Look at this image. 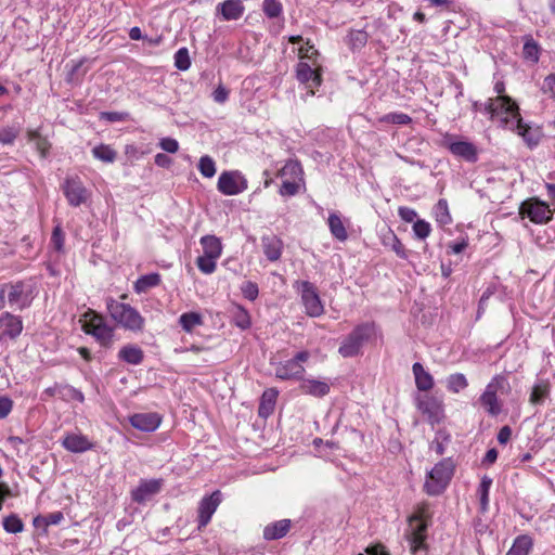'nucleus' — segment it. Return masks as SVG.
Masks as SVG:
<instances>
[{
	"mask_svg": "<svg viewBox=\"0 0 555 555\" xmlns=\"http://www.w3.org/2000/svg\"><path fill=\"white\" fill-rule=\"evenodd\" d=\"M486 109L492 121L498 122L499 126L505 129L516 130L529 146H534L539 143L541 138L540 131L531 129L522 122L519 107L512 98H498L490 105H486Z\"/></svg>",
	"mask_w": 555,
	"mask_h": 555,
	"instance_id": "1",
	"label": "nucleus"
},
{
	"mask_svg": "<svg viewBox=\"0 0 555 555\" xmlns=\"http://www.w3.org/2000/svg\"><path fill=\"white\" fill-rule=\"evenodd\" d=\"M430 517L428 504L417 506L416 512L409 518V526L405 531V539L410 552L416 555L417 552L426 550L427 519Z\"/></svg>",
	"mask_w": 555,
	"mask_h": 555,
	"instance_id": "2",
	"label": "nucleus"
},
{
	"mask_svg": "<svg viewBox=\"0 0 555 555\" xmlns=\"http://www.w3.org/2000/svg\"><path fill=\"white\" fill-rule=\"evenodd\" d=\"M106 308L111 318L125 330L143 331L145 320L135 308L111 297L106 299Z\"/></svg>",
	"mask_w": 555,
	"mask_h": 555,
	"instance_id": "3",
	"label": "nucleus"
},
{
	"mask_svg": "<svg viewBox=\"0 0 555 555\" xmlns=\"http://www.w3.org/2000/svg\"><path fill=\"white\" fill-rule=\"evenodd\" d=\"M509 391L511 385L507 378L501 374L495 375L486 386L479 402L489 415L498 416L503 408V402L498 398V393L507 395Z\"/></svg>",
	"mask_w": 555,
	"mask_h": 555,
	"instance_id": "4",
	"label": "nucleus"
},
{
	"mask_svg": "<svg viewBox=\"0 0 555 555\" xmlns=\"http://www.w3.org/2000/svg\"><path fill=\"white\" fill-rule=\"evenodd\" d=\"M375 335L373 323H363L353 328V331L343 340L338 352L344 358H351L359 354L362 346Z\"/></svg>",
	"mask_w": 555,
	"mask_h": 555,
	"instance_id": "5",
	"label": "nucleus"
},
{
	"mask_svg": "<svg viewBox=\"0 0 555 555\" xmlns=\"http://www.w3.org/2000/svg\"><path fill=\"white\" fill-rule=\"evenodd\" d=\"M453 475L452 465L442 461L435 465V467L428 473L424 488L429 495L440 494L448 486Z\"/></svg>",
	"mask_w": 555,
	"mask_h": 555,
	"instance_id": "6",
	"label": "nucleus"
},
{
	"mask_svg": "<svg viewBox=\"0 0 555 555\" xmlns=\"http://www.w3.org/2000/svg\"><path fill=\"white\" fill-rule=\"evenodd\" d=\"M91 315L83 324V330L87 334L95 337V339L105 348L113 345L114 330L108 326L103 317L94 313L93 311L87 312L85 317Z\"/></svg>",
	"mask_w": 555,
	"mask_h": 555,
	"instance_id": "7",
	"label": "nucleus"
},
{
	"mask_svg": "<svg viewBox=\"0 0 555 555\" xmlns=\"http://www.w3.org/2000/svg\"><path fill=\"white\" fill-rule=\"evenodd\" d=\"M519 215L522 218L528 217L533 223L543 224L552 220L553 210L545 202L531 197L521 203Z\"/></svg>",
	"mask_w": 555,
	"mask_h": 555,
	"instance_id": "8",
	"label": "nucleus"
},
{
	"mask_svg": "<svg viewBox=\"0 0 555 555\" xmlns=\"http://www.w3.org/2000/svg\"><path fill=\"white\" fill-rule=\"evenodd\" d=\"M296 284L297 289L300 292L301 301L306 313L312 318L320 317L324 312V307L321 302L315 286L309 281H298Z\"/></svg>",
	"mask_w": 555,
	"mask_h": 555,
	"instance_id": "9",
	"label": "nucleus"
},
{
	"mask_svg": "<svg viewBox=\"0 0 555 555\" xmlns=\"http://www.w3.org/2000/svg\"><path fill=\"white\" fill-rule=\"evenodd\" d=\"M309 357L308 351H300L293 359L280 362L275 367V376L281 379L302 378V363L307 362Z\"/></svg>",
	"mask_w": 555,
	"mask_h": 555,
	"instance_id": "10",
	"label": "nucleus"
},
{
	"mask_svg": "<svg viewBox=\"0 0 555 555\" xmlns=\"http://www.w3.org/2000/svg\"><path fill=\"white\" fill-rule=\"evenodd\" d=\"M247 180L238 171H223L218 179V191L224 195H236L247 189Z\"/></svg>",
	"mask_w": 555,
	"mask_h": 555,
	"instance_id": "11",
	"label": "nucleus"
},
{
	"mask_svg": "<svg viewBox=\"0 0 555 555\" xmlns=\"http://www.w3.org/2000/svg\"><path fill=\"white\" fill-rule=\"evenodd\" d=\"M221 501L222 493L220 490L214 491L199 501L197 508L198 530L204 529L209 524Z\"/></svg>",
	"mask_w": 555,
	"mask_h": 555,
	"instance_id": "12",
	"label": "nucleus"
},
{
	"mask_svg": "<svg viewBox=\"0 0 555 555\" xmlns=\"http://www.w3.org/2000/svg\"><path fill=\"white\" fill-rule=\"evenodd\" d=\"M64 195L70 206L78 207L89 198V192L77 177H68L62 185Z\"/></svg>",
	"mask_w": 555,
	"mask_h": 555,
	"instance_id": "13",
	"label": "nucleus"
},
{
	"mask_svg": "<svg viewBox=\"0 0 555 555\" xmlns=\"http://www.w3.org/2000/svg\"><path fill=\"white\" fill-rule=\"evenodd\" d=\"M5 292H8V301L11 307H17L20 309H23L27 307L31 301V291L23 282L9 285L5 288H3L1 291L2 297Z\"/></svg>",
	"mask_w": 555,
	"mask_h": 555,
	"instance_id": "14",
	"label": "nucleus"
},
{
	"mask_svg": "<svg viewBox=\"0 0 555 555\" xmlns=\"http://www.w3.org/2000/svg\"><path fill=\"white\" fill-rule=\"evenodd\" d=\"M417 409L428 417L430 423L439 422L442 415V402L430 395H423L417 398Z\"/></svg>",
	"mask_w": 555,
	"mask_h": 555,
	"instance_id": "15",
	"label": "nucleus"
},
{
	"mask_svg": "<svg viewBox=\"0 0 555 555\" xmlns=\"http://www.w3.org/2000/svg\"><path fill=\"white\" fill-rule=\"evenodd\" d=\"M160 479L141 480L139 486L131 491L133 502L143 504L162 489Z\"/></svg>",
	"mask_w": 555,
	"mask_h": 555,
	"instance_id": "16",
	"label": "nucleus"
},
{
	"mask_svg": "<svg viewBox=\"0 0 555 555\" xmlns=\"http://www.w3.org/2000/svg\"><path fill=\"white\" fill-rule=\"evenodd\" d=\"M296 76L301 83L307 85V87L311 89V94H314L313 88L319 87L322 82L321 74L305 62L298 63L296 68Z\"/></svg>",
	"mask_w": 555,
	"mask_h": 555,
	"instance_id": "17",
	"label": "nucleus"
},
{
	"mask_svg": "<svg viewBox=\"0 0 555 555\" xmlns=\"http://www.w3.org/2000/svg\"><path fill=\"white\" fill-rule=\"evenodd\" d=\"M130 424L141 430V431H154L156 430L160 423L162 417L157 413H137L130 416Z\"/></svg>",
	"mask_w": 555,
	"mask_h": 555,
	"instance_id": "18",
	"label": "nucleus"
},
{
	"mask_svg": "<svg viewBox=\"0 0 555 555\" xmlns=\"http://www.w3.org/2000/svg\"><path fill=\"white\" fill-rule=\"evenodd\" d=\"M23 330L22 320L9 312L0 317V336L17 337Z\"/></svg>",
	"mask_w": 555,
	"mask_h": 555,
	"instance_id": "19",
	"label": "nucleus"
},
{
	"mask_svg": "<svg viewBox=\"0 0 555 555\" xmlns=\"http://www.w3.org/2000/svg\"><path fill=\"white\" fill-rule=\"evenodd\" d=\"M299 389L305 395L322 398L330 392L331 386L325 380L315 378H301Z\"/></svg>",
	"mask_w": 555,
	"mask_h": 555,
	"instance_id": "20",
	"label": "nucleus"
},
{
	"mask_svg": "<svg viewBox=\"0 0 555 555\" xmlns=\"http://www.w3.org/2000/svg\"><path fill=\"white\" fill-rule=\"evenodd\" d=\"M62 446L74 453H82L93 448V443L81 434H68L64 437Z\"/></svg>",
	"mask_w": 555,
	"mask_h": 555,
	"instance_id": "21",
	"label": "nucleus"
},
{
	"mask_svg": "<svg viewBox=\"0 0 555 555\" xmlns=\"http://www.w3.org/2000/svg\"><path fill=\"white\" fill-rule=\"evenodd\" d=\"M216 11L224 21H236L244 13V5L241 0H225L217 5Z\"/></svg>",
	"mask_w": 555,
	"mask_h": 555,
	"instance_id": "22",
	"label": "nucleus"
},
{
	"mask_svg": "<svg viewBox=\"0 0 555 555\" xmlns=\"http://www.w3.org/2000/svg\"><path fill=\"white\" fill-rule=\"evenodd\" d=\"M261 245L268 260L276 261L280 259L283 248V242L280 237L274 234L263 235Z\"/></svg>",
	"mask_w": 555,
	"mask_h": 555,
	"instance_id": "23",
	"label": "nucleus"
},
{
	"mask_svg": "<svg viewBox=\"0 0 555 555\" xmlns=\"http://www.w3.org/2000/svg\"><path fill=\"white\" fill-rule=\"evenodd\" d=\"M450 152L459 157L467 162H476L477 160V149L476 146L467 141H456L452 142L449 145Z\"/></svg>",
	"mask_w": 555,
	"mask_h": 555,
	"instance_id": "24",
	"label": "nucleus"
},
{
	"mask_svg": "<svg viewBox=\"0 0 555 555\" xmlns=\"http://www.w3.org/2000/svg\"><path fill=\"white\" fill-rule=\"evenodd\" d=\"M291 528L289 519H282L267 525L263 529V538L268 541L278 540L286 535Z\"/></svg>",
	"mask_w": 555,
	"mask_h": 555,
	"instance_id": "25",
	"label": "nucleus"
},
{
	"mask_svg": "<svg viewBox=\"0 0 555 555\" xmlns=\"http://www.w3.org/2000/svg\"><path fill=\"white\" fill-rule=\"evenodd\" d=\"M412 371L415 378L416 388L421 391H428L434 387V378L425 371L424 366L420 362H415L412 366Z\"/></svg>",
	"mask_w": 555,
	"mask_h": 555,
	"instance_id": "26",
	"label": "nucleus"
},
{
	"mask_svg": "<svg viewBox=\"0 0 555 555\" xmlns=\"http://www.w3.org/2000/svg\"><path fill=\"white\" fill-rule=\"evenodd\" d=\"M551 385L547 380H539L535 383L530 391L529 402L532 405H542L550 397Z\"/></svg>",
	"mask_w": 555,
	"mask_h": 555,
	"instance_id": "27",
	"label": "nucleus"
},
{
	"mask_svg": "<svg viewBox=\"0 0 555 555\" xmlns=\"http://www.w3.org/2000/svg\"><path fill=\"white\" fill-rule=\"evenodd\" d=\"M278 395L279 392L274 388H269L262 393L258 409V414L260 417L266 418L270 414H272L275 406Z\"/></svg>",
	"mask_w": 555,
	"mask_h": 555,
	"instance_id": "28",
	"label": "nucleus"
},
{
	"mask_svg": "<svg viewBox=\"0 0 555 555\" xmlns=\"http://www.w3.org/2000/svg\"><path fill=\"white\" fill-rule=\"evenodd\" d=\"M204 255L209 258L218 259L221 256L222 246L220 240L215 235H205L201 238Z\"/></svg>",
	"mask_w": 555,
	"mask_h": 555,
	"instance_id": "29",
	"label": "nucleus"
},
{
	"mask_svg": "<svg viewBox=\"0 0 555 555\" xmlns=\"http://www.w3.org/2000/svg\"><path fill=\"white\" fill-rule=\"evenodd\" d=\"M118 357L129 364L138 365L143 361L144 354L140 347L127 345L120 349Z\"/></svg>",
	"mask_w": 555,
	"mask_h": 555,
	"instance_id": "30",
	"label": "nucleus"
},
{
	"mask_svg": "<svg viewBox=\"0 0 555 555\" xmlns=\"http://www.w3.org/2000/svg\"><path fill=\"white\" fill-rule=\"evenodd\" d=\"M281 178L302 181L304 170L299 162L289 159L278 173Z\"/></svg>",
	"mask_w": 555,
	"mask_h": 555,
	"instance_id": "31",
	"label": "nucleus"
},
{
	"mask_svg": "<svg viewBox=\"0 0 555 555\" xmlns=\"http://www.w3.org/2000/svg\"><path fill=\"white\" fill-rule=\"evenodd\" d=\"M328 227L332 235L340 242L348 238L347 230L337 214H331L328 217Z\"/></svg>",
	"mask_w": 555,
	"mask_h": 555,
	"instance_id": "32",
	"label": "nucleus"
},
{
	"mask_svg": "<svg viewBox=\"0 0 555 555\" xmlns=\"http://www.w3.org/2000/svg\"><path fill=\"white\" fill-rule=\"evenodd\" d=\"M532 540L529 535H519L515 539L506 555H529Z\"/></svg>",
	"mask_w": 555,
	"mask_h": 555,
	"instance_id": "33",
	"label": "nucleus"
},
{
	"mask_svg": "<svg viewBox=\"0 0 555 555\" xmlns=\"http://www.w3.org/2000/svg\"><path fill=\"white\" fill-rule=\"evenodd\" d=\"M160 283V275L158 273H150L142 275L134 283V291L138 294L145 293L150 288L157 286Z\"/></svg>",
	"mask_w": 555,
	"mask_h": 555,
	"instance_id": "34",
	"label": "nucleus"
},
{
	"mask_svg": "<svg viewBox=\"0 0 555 555\" xmlns=\"http://www.w3.org/2000/svg\"><path fill=\"white\" fill-rule=\"evenodd\" d=\"M540 47L531 36L524 37L522 55L526 60L537 63L539 61Z\"/></svg>",
	"mask_w": 555,
	"mask_h": 555,
	"instance_id": "35",
	"label": "nucleus"
},
{
	"mask_svg": "<svg viewBox=\"0 0 555 555\" xmlns=\"http://www.w3.org/2000/svg\"><path fill=\"white\" fill-rule=\"evenodd\" d=\"M27 137L28 140L35 144L36 150L40 153L41 157H47L51 146L47 138L42 137L38 130H28Z\"/></svg>",
	"mask_w": 555,
	"mask_h": 555,
	"instance_id": "36",
	"label": "nucleus"
},
{
	"mask_svg": "<svg viewBox=\"0 0 555 555\" xmlns=\"http://www.w3.org/2000/svg\"><path fill=\"white\" fill-rule=\"evenodd\" d=\"M468 387V380L466 376L462 373H454L451 374L447 378V388L452 393H459L460 391L464 390Z\"/></svg>",
	"mask_w": 555,
	"mask_h": 555,
	"instance_id": "37",
	"label": "nucleus"
},
{
	"mask_svg": "<svg viewBox=\"0 0 555 555\" xmlns=\"http://www.w3.org/2000/svg\"><path fill=\"white\" fill-rule=\"evenodd\" d=\"M179 323L185 332H192L193 328L203 323L202 315L197 312L183 313L179 318Z\"/></svg>",
	"mask_w": 555,
	"mask_h": 555,
	"instance_id": "38",
	"label": "nucleus"
},
{
	"mask_svg": "<svg viewBox=\"0 0 555 555\" xmlns=\"http://www.w3.org/2000/svg\"><path fill=\"white\" fill-rule=\"evenodd\" d=\"M20 132L21 128L15 125L0 127V143L3 145H13Z\"/></svg>",
	"mask_w": 555,
	"mask_h": 555,
	"instance_id": "39",
	"label": "nucleus"
},
{
	"mask_svg": "<svg viewBox=\"0 0 555 555\" xmlns=\"http://www.w3.org/2000/svg\"><path fill=\"white\" fill-rule=\"evenodd\" d=\"M436 220L440 224H448L451 222V216L449 212L448 202L443 198L439 199L434 208Z\"/></svg>",
	"mask_w": 555,
	"mask_h": 555,
	"instance_id": "40",
	"label": "nucleus"
},
{
	"mask_svg": "<svg viewBox=\"0 0 555 555\" xmlns=\"http://www.w3.org/2000/svg\"><path fill=\"white\" fill-rule=\"evenodd\" d=\"M95 158L104 163H113L116 159L117 153L108 145L101 144L92 150Z\"/></svg>",
	"mask_w": 555,
	"mask_h": 555,
	"instance_id": "41",
	"label": "nucleus"
},
{
	"mask_svg": "<svg viewBox=\"0 0 555 555\" xmlns=\"http://www.w3.org/2000/svg\"><path fill=\"white\" fill-rule=\"evenodd\" d=\"M198 170L205 178H212L216 173L215 160L208 156H202L198 162Z\"/></svg>",
	"mask_w": 555,
	"mask_h": 555,
	"instance_id": "42",
	"label": "nucleus"
},
{
	"mask_svg": "<svg viewBox=\"0 0 555 555\" xmlns=\"http://www.w3.org/2000/svg\"><path fill=\"white\" fill-rule=\"evenodd\" d=\"M64 516L62 512H54L48 514L47 516H38L34 519V525L36 527L44 526L48 527L50 525H57L63 520Z\"/></svg>",
	"mask_w": 555,
	"mask_h": 555,
	"instance_id": "43",
	"label": "nucleus"
},
{
	"mask_svg": "<svg viewBox=\"0 0 555 555\" xmlns=\"http://www.w3.org/2000/svg\"><path fill=\"white\" fill-rule=\"evenodd\" d=\"M86 59H82L78 61L77 63L73 64L72 69L67 74V82L69 83H79L81 82L83 76L87 73V69H81L82 65L85 64Z\"/></svg>",
	"mask_w": 555,
	"mask_h": 555,
	"instance_id": "44",
	"label": "nucleus"
},
{
	"mask_svg": "<svg viewBox=\"0 0 555 555\" xmlns=\"http://www.w3.org/2000/svg\"><path fill=\"white\" fill-rule=\"evenodd\" d=\"M379 122L395 124V125H408L412 121V118L404 113H389L382 116L378 119Z\"/></svg>",
	"mask_w": 555,
	"mask_h": 555,
	"instance_id": "45",
	"label": "nucleus"
},
{
	"mask_svg": "<svg viewBox=\"0 0 555 555\" xmlns=\"http://www.w3.org/2000/svg\"><path fill=\"white\" fill-rule=\"evenodd\" d=\"M492 483V479L490 477L485 476L481 479V482L479 485L478 493L480 495V506L481 511H486L489 503V490Z\"/></svg>",
	"mask_w": 555,
	"mask_h": 555,
	"instance_id": "46",
	"label": "nucleus"
},
{
	"mask_svg": "<svg viewBox=\"0 0 555 555\" xmlns=\"http://www.w3.org/2000/svg\"><path fill=\"white\" fill-rule=\"evenodd\" d=\"M3 528L9 533H18L24 529V524L16 515H10L3 519Z\"/></svg>",
	"mask_w": 555,
	"mask_h": 555,
	"instance_id": "47",
	"label": "nucleus"
},
{
	"mask_svg": "<svg viewBox=\"0 0 555 555\" xmlns=\"http://www.w3.org/2000/svg\"><path fill=\"white\" fill-rule=\"evenodd\" d=\"M233 321L236 326L246 330L250 326V317L242 307H237L233 314Z\"/></svg>",
	"mask_w": 555,
	"mask_h": 555,
	"instance_id": "48",
	"label": "nucleus"
},
{
	"mask_svg": "<svg viewBox=\"0 0 555 555\" xmlns=\"http://www.w3.org/2000/svg\"><path fill=\"white\" fill-rule=\"evenodd\" d=\"M175 65L180 70H186L191 66L189 51L186 48L179 49L175 54Z\"/></svg>",
	"mask_w": 555,
	"mask_h": 555,
	"instance_id": "49",
	"label": "nucleus"
},
{
	"mask_svg": "<svg viewBox=\"0 0 555 555\" xmlns=\"http://www.w3.org/2000/svg\"><path fill=\"white\" fill-rule=\"evenodd\" d=\"M262 8L269 18H275L282 13V4L278 0H263Z\"/></svg>",
	"mask_w": 555,
	"mask_h": 555,
	"instance_id": "50",
	"label": "nucleus"
},
{
	"mask_svg": "<svg viewBox=\"0 0 555 555\" xmlns=\"http://www.w3.org/2000/svg\"><path fill=\"white\" fill-rule=\"evenodd\" d=\"M216 260L217 259H215V258H209V257H206V256H199L196 259V264H197L198 269L203 273L211 274L212 272H215V270L217 268Z\"/></svg>",
	"mask_w": 555,
	"mask_h": 555,
	"instance_id": "51",
	"label": "nucleus"
},
{
	"mask_svg": "<svg viewBox=\"0 0 555 555\" xmlns=\"http://www.w3.org/2000/svg\"><path fill=\"white\" fill-rule=\"evenodd\" d=\"M299 182L298 180H288L285 179L281 185L280 194L282 196H294L299 192Z\"/></svg>",
	"mask_w": 555,
	"mask_h": 555,
	"instance_id": "52",
	"label": "nucleus"
},
{
	"mask_svg": "<svg viewBox=\"0 0 555 555\" xmlns=\"http://www.w3.org/2000/svg\"><path fill=\"white\" fill-rule=\"evenodd\" d=\"M64 241L65 235L60 225H56L53 229L52 235H51V245L56 251H63L64 248Z\"/></svg>",
	"mask_w": 555,
	"mask_h": 555,
	"instance_id": "53",
	"label": "nucleus"
},
{
	"mask_svg": "<svg viewBox=\"0 0 555 555\" xmlns=\"http://www.w3.org/2000/svg\"><path fill=\"white\" fill-rule=\"evenodd\" d=\"M413 231L416 237L424 240L430 234L431 227L425 220H417L413 224Z\"/></svg>",
	"mask_w": 555,
	"mask_h": 555,
	"instance_id": "54",
	"label": "nucleus"
},
{
	"mask_svg": "<svg viewBox=\"0 0 555 555\" xmlns=\"http://www.w3.org/2000/svg\"><path fill=\"white\" fill-rule=\"evenodd\" d=\"M350 41L353 48H362L367 41V35L362 30H354L350 33Z\"/></svg>",
	"mask_w": 555,
	"mask_h": 555,
	"instance_id": "55",
	"label": "nucleus"
},
{
	"mask_svg": "<svg viewBox=\"0 0 555 555\" xmlns=\"http://www.w3.org/2000/svg\"><path fill=\"white\" fill-rule=\"evenodd\" d=\"M159 146L167 153H176L179 150V143L172 138H163L159 141Z\"/></svg>",
	"mask_w": 555,
	"mask_h": 555,
	"instance_id": "56",
	"label": "nucleus"
},
{
	"mask_svg": "<svg viewBox=\"0 0 555 555\" xmlns=\"http://www.w3.org/2000/svg\"><path fill=\"white\" fill-rule=\"evenodd\" d=\"M13 408V401L5 396H0V420L7 417Z\"/></svg>",
	"mask_w": 555,
	"mask_h": 555,
	"instance_id": "57",
	"label": "nucleus"
},
{
	"mask_svg": "<svg viewBox=\"0 0 555 555\" xmlns=\"http://www.w3.org/2000/svg\"><path fill=\"white\" fill-rule=\"evenodd\" d=\"M390 240L392 242V244H391L392 250L397 254V256L405 259L408 257L405 248H404L403 244L400 242V240L392 232L390 233Z\"/></svg>",
	"mask_w": 555,
	"mask_h": 555,
	"instance_id": "58",
	"label": "nucleus"
},
{
	"mask_svg": "<svg viewBox=\"0 0 555 555\" xmlns=\"http://www.w3.org/2000/svg\"><path fill=\"white\" fill-rule=\"evenodd\" d=\"M242 292L247 299L254 300L258 296V286L253 282H246L242 287Z\"/></svg>",
	"mask_w": 555,
	"mask_h": 555,
	"instance_id": "59",
	"label": "nucleus"
},
{
	"mask_svg": "<svg viewBox=\"0 0 555 555\" xmlns=\"http://www.w3.org/2000/svg\"><path fill=\"white\" fill-rule=\"evenodd\" d=\"M398 214L400 218L405 222H413L417 217L416 211L410 207H399Z\"/></svg>",
	"mask_w": 555,
	"mask_h": 555,
	"instance_id": "60",
	"label": "nucleus"
},
{
	"mask_svg": "<svg viewBox=\"0 0 555 555\" xmlns=\"http://www.w3.org/2000/svg\"><path fill=\"white\" fill-rule=\"evenodd\" d=\"M543 91L555 99V74H551L544 79Z\"/></svg>",
	"mask_w": 555,
	"mask_h": 555,
	"instance_id": "61",
	"label": "nucleus"
},
{
	"mask_svg": "<svg viewBox=\"0 0 555 555\" xmlns=\"http://www.w3.org/2000/svg\"><path fill=\"white\" fill-rule=\"evenodd\" d=\"M229 91L223 86H218L212 93V98L217 103H224L228 100Z\"/></svg>",
	"mask_w": 555,
	"mask_h": 555,
	"instance_id": "62",
	"label": "nucleus"
},
{
	"mask_svg": "<svg viewBox=\"0 0 555 555\" xmlns=\"http://www.w3.org/2000/svg\"><path fill=\"white\" fill-rule=\"evenodd\" d=\"M512 437V429L509 426H503L498 434V441L501 444H505Z\"/></svg>",
	"mask_w": 555,
	"mask_h": 555,
	"instance_id": "63",
	"label": "nucleus"
},
{
	"mask_svg": "<svg viewBox=\"0 0 555 555\" xmlns=\"http://www.w3.org/2000/svg\"><path fill=\"white\" fill-rule=\"evenodd\" d=\"M155 164L163 168H168L171 165V158L164 153L155 155Z\"/></svg>",
	"mask_w": 555,
	"mask_h": 555,
	"instance_id": "64",
	"label": "nucleus"
}]
</instances>
